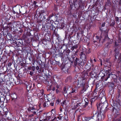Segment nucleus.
Returning <instances> with one entry per match:
<instances>
[{
	"label": "nucleus",
	"mask_w": 121,
	"mask_h": 121,
	"mask_svg": "<svg viewBox=\"0 0 121 121\" xmlns=\"http://www.w3.org/2000/svg\"><path fill=\"white\" fill-rule=\"evenodd\" d=\"M52 116L48 115V114H47L44 117L43 120V121H53L55 119V117L54 119H52Z\"/></svg>",
	"instance_id": "nucleus-1"
},
{
	"label": "nucleus",
	"mask_w": 121,
	"mask_h": 121,
	"mask_svg": "<svg viewBox=\"0 0 121 121\" xmlns=\"http://www.w3.org/2000/svg\"><path fill=\"white\" fill-rule=\"evenodd\" d=\"M96 113L94 115H95V117H96L95 119L96 118H97L98 120H101L103 119L104 118V115L103 113L101 114V112H99L98 113L97 115H96Z\"/></svg>",
	"instance_id": "nucleus-2"
},
{
	"label": "nucleus",
	"mask_w": 121,
	"mask_h": 121,
	"mask_svg": "<svg viewBox=\"0 0 121 121\" xmlns=\"http://www.w3.org/2000/svg\"><path fill=\"white\" fill-rule=\"evenodd\" d=\"M96 118V117H95V115L94 114H92V116H90L85 117L83 121H90L91 119L95 120Z\"/></svg>",
	"instance_id": "nucleus-3"
},
{
	"label": "nucleus",
	"mask_w": 121,
	"mask_h": 121,
	"mask_svg": "<svg viewBox=\"0 0 121 121\" xmlns=\"http://www.w3.org/2000/svg\"><path fill=\"white\" fill-rule=\"evenodd\" d=\"M44 91L43 90H39L37 92V96L38 98H43V95Z\"/></svg>",
	"instance_id": "nucleus-4"
},
{
	"label": "nucleus",
	"mask_w": 121,
	"mask_h": 121,
	"mask_svg": "<svg viewBox=\"0 0 121 121\" xmlns=\"http://www.w3.org/2000/svg\"><path fill=\"white\" fill-rule=\"evenodd\" d=\"M80 58L82 59V60L83 63H85L86 60V55L84 53V52H81L80 54Z\"/></svg>",
	"instance_id": "nucleus-5"
},
{
	"label": "nucleus",
	"mask_w": 121,
	"mask_h": 121,
	"mask_svg": "<svg viewBox=\"0 0 121 121\" xmlns=\"http://www.w3.org/2000/svg\"><path fill=\"white\" fill-rule=\"evenodd\" d=\"M46 26L48 29H50L51 30H53L54 26L51 23L50 21H48L46 23Z\"/></svg>",
	"instance_id": "nucleus-6"
},
{
	"label": "nucleus",
	"mask_w": 121,
	"mask_h": 121,
	"mask_svg": "<svg viewBox=\"0 0 121 121\" xmlns=\"http://www.w3.org/2000/svg\"><path fill=\"white\" fill-rule=\"evenodd\" d=\"M97 107L98 108H100V110H101L104 108H105L106 109L107 107H106L105 104H104V102L102 103V102H101V103L99 104L98 105H97Z\"/></svg>",
	"instance_id": "nucleus-7"
},
{
	"label": "nucleus",
	"mask_w": 121,
	"mask_h": 121,
	"mask_svg": "<svg viewBox=\"0 0 121 121\" xmlns=\"http://www.w3.org/2000/svg\"><path fill=\"white\" fill-rule=\"evenodd\" d=\"M28 110L29 112H32L34 114H36L37 110L34 107H29L28 109Z\"/></svg>",
	"instance_id": "nucleus-8"
},
{
	"label": "nucleus",
	"mask_w": 121,
	"mask_h": 121,
	"mask_svg": "<svg viewBox=\"0 0 121 121\" xmlns=\"http://www.w3.org/2000/svg\"><path fill=\"white\" fill-rule=\"evenodd\" d=\"M77 86L79 87L80 86H83L85 85V84L86 83L85 80L84 79L82 78V79L80 81V84L79 85V82H77Z\"/></svg>",
	"instance_id": "nucleus-9"
},
{
	"label": "nucleus",
	"mask_w": 121,
	"mask_h": 121,
	"mask_svg": "<svg viewBox=\"0 0 121 121\" xmlns=\"http://www.w3.org/2000/svg\"><path fill=\"white\" fill-rule=\"evenodd\" d=\"M48 13L47 12L44 10H42L39 12V17L43 16H48Z\"/></svg>",
	"instance_id": "nucleus-10"
},
{
	"label": "nucleus",
	"mask_w": 121,
	"mask_h": 121,
	"mask_svg": "<svg viewBox=\"0 0 121 121\" xmlns=\"http://www.w3.org/2000/svg\"><path fill=\"white\" fill-rule=\"evenodd\" d=\"M47 16H45L39 17L40 19L38 21L39 22H44L45 21H48L47 19H46V18L47 17Z\"/></svg>",
	"instance_id": "nucleus-11"
},
{
	"label": "nucleus",
	"mask_w": 121,
	"mask_h": 121,
	"mask_svg": "<svg viewBox=\"0 0 121 121\" xmlns=\"http://www.w3.org/2000/svg\"><path fill=\"white\" fill-rule=\"evenodd\" d=\"M99 98L101 99V102H102V99L103 98L106 101V99L104 97V96L103 93H100L99 95Z\"/></svg>",
	"instance_id": "nucleus-12"
},
{
	"label": "nucleus",
	"mask_w": 121,
	"mask_h": 121,
	"mask_svg": "<svg viewBox=\"0 0 121 121\" xmlns=\"http://www.w3.org/2000/svg\"><path fill=\"white\" fill-rule=\"evenodd\" d=\"M48 85L49 86H50L49 88V90H52V84L53 83V82L51 80H50L48 81Z\"/></svg>",
	"instance_id": "nucleus-13"
},
{
	"label": "nucleus",
	"mask_w": 121,
	"mask_h": 121,
	"mask_svg": "<svg viewBox=\"0 0 121 121\" xmlns=\"http://www.w3.org/2000/svg\"><path fill=\"white\" fill-rule=\"evenodd\" d=\"M50 102L48 101L47 102H45L43 104V106L44 107H47L49 106Z\"/></svg>",
	"instance_id": "nucleus-14"
},
{
	"label": "nucleus",
	"mask_w": 121,
	"mask_h": 121,
	"mask_svg": "<svg viewBox=\"0 0 121 121\" xmlns=\"http://www.w3.org/2000/svg\"><path fill=\"white\" fill-rule=\"evenodd\" d=\"M33 5H34L35 8H36L39 7V6H40V2L38 3V2H36L35 1H34L33 2Z\"/></svg>",
	"instance_id": "nucleus-15"
},
{
	"label": "nucleus",
	"mask_w": 121,
	"mask_h": 121,
	"mask_svg": "<svg viewBox=\"0 0 121 121\" xmlns=\"http://www.w3.org/2000/svg\"><path fill=\"white\" fill-rule=\"evenodd\" d=\"M71 89L72 91H70L69 93L72 94L74 92L76 93L77 92V90L76 87H74L73 88H72Z\"/></svg>",
	"instance_id": "nucleus-16"
},
{
	"label": "nucleus",
	"mask_w": 121,
	"mask_h": 121,
	"mask_svg": "<svg viewBox=\"0 0 121 121\" xmlns=\"http://www.w3.org/2000/svg\"><path fill=\"white\" fill-rule=\"evenodd\" d=\"M6 117L8 119L10 120H12L13 119V116L12 114L10 113V114L8 115V116H6Z\"/></svg>",
	"instance_id": "nucleus-17"
},
{
	"label": "nucleus",
	"mask_w": 121,
	"mask_h": 121,
	"mask_svg": "<svg viewBox=\"0 0 121 121\" xmlns=\"http://www.w3.org/2000/svg\"><path fill=\"white\" fill-rule=\"evenodd\" d=\"M63 112H62V113L59 112L58 115L59 116V117H58L57 118L59 120H61L63 116Z\"/></svg>",
	"instance_id": "nucleus-18"
},
{
	"label": "nucleus",
	"mask_w": 121,
	"mask_h": 121,
	"mask_svg": "<svg viewBox=\"0 0 121 121\" xmlns=\"http://www.w3.org/2000/svg\"><path fill=\"white\" fill-rule=\"evenodd\" d=\"M72 79V78L70 76H69L67 77L65 80L66 82H70L71 81V80Z\"/></svg>",
	"instance_id": "nucleus-19"
},
{
	"label": "nucleus",
	"mask_w": 121,
	"mask_h": 121,
	"mask_svg": "<svg viewBox=\"0 0 121 121\" xmlns=\"http://www.w3.org/2000/svg\"><path fill=\"white\" fill-rule=\"evenodd\" d=\"M28 69L29 70H32L33 71H34L35 70V67L34 66H29L28 68Z\"/></svg>",
	"instance_id": "nucleus-20"
},
{
	"label": "nucleus",
	"mask_w": 121,
	"mask_h": 121,
	"mask_svg": "<svg viewBox=\"0 0 121 121\" xmlns=\"http://www.w3.org/2000/svg\"><path fill=\"white\" fill-rule=\"evenodd\" d=\"M15 23L13 22L10 23L9 25V26L11 28H13L14 27H15L16 25H15Z\"/></svg>",
	"instance_id": "nucleus-21"
},
{
	"label": "nucleus",
	"mask_w": 121,
	"mask_h": 121,
	"mask_svg": "<svg viewBox=\"0 0 121 121\" xmlns=\"http://www.w3.org/2000/svg\"><path fill=\"white\" fill-rule=\"evenodd\" d=\"M47 97L48 98V101L49 100H50H50H53L54 99V98H52V95H48V96H47Z\"/></svg>",
	"instance_id": "nucleus-22"
},
{
	"label": "nucleus",
	"mask_w": 121,
	"mask_h": 121,
	"mask_svg": "<svg viewBox=\"0 0 121 121\" xmlns=\"http://www.w3.org/2000/svg\"><path fill=\"white\" fill-rule=\"evenodd\" d=\"M43 98H40V99H39V105H41V104H42L43 103Z\"/></svg>",
	"instance_id": "nucleus-23"
},
{
	"label": "nucleus",
	"mask_w": 121,
	"mask_h": 121,
	"mask_svg": "<svg viewBox=\"0 0 121 121\" xmlns=\"http://www.w3.org/2000/svg\"><path fill=\"white\" fill-rule=\"evenodd\" d=\"M78 48V46L77 45H75L72 47L71 49V50L72 51L74 49H76Z\"/></svg>",
	"instance_id": "nucleus-24"
},
{
	"label": "nucleus",
	"mask_w": 121,
	"mask_h": 121,
	"mask_svg": "<svg viewBox=\"0 0 121 121\" xmlns=\"http://www.w3.org/2000/svg\"><path fill=\"white\" fill-rule=\"evenodd\" d=\"M53 16H54V15L53 13H52L51 15H50L47 18L48 21H49L50 20V18L53 17Z\"/></svg>",
	"instance_id": "nucleus-25"
},
{
	"label": "nucleus",
	"mask_w": 121,
	"mask_h": 121,
	"mask_svg": "<svg viewBox=\"0 0 121 121\" xmlns=\"http://www.w3.org/2000/svg\"><path fill=\"white\" fill-rule=\"evenodd\" d=\"M12 97L14 99H16L17 98V97L15 94H13L11 95Z\"/></svg>",
	"instance_id": "nucleus-26"
},
{
	"label": "nucleus",
	"mask_w": 121,
	"mask_h": 121,
	"mask_svg": "<svg viewBox=\"0 0 121 121\" xmlns=\"http://www.w3.org/2000/svg\"><path fill=\"white\" fill-rule=\"evenodd\" d=\"M10 112L8 111H5L4 112V114L6 116H6L10 114Z\"/></svg>",
	"instance_id": "nucleus-27"
},
{
	"label": "nucleus",
	"mask_w": 121,
	"mask_h": 121,
	"mask_svg": "<svg viewBox=\"0 0 121 121\" xmlns=\"http://www.w3.org/2000/svg\"><path fill=\"white\" fill-rule=\"evenodd\" d=\"M48 101L49 102L50 104H49V106L51 105L52 106H53L54 105V103L53 102H52L51 100H49Z\"/></svg>",
	"instance_id": "nucleus-28"
},
{
	"label": "nucleus",
	"mask_w": 121,
	"mask_h": 121,
	"mask_svg": "<svg viewBox=\"0 0 121 121\" xmlns=\"http://www.w3.org/2000/svg\"><path fill=\"white\" fill-rule=\"evenodd\" d=\"M88 104H86V103H85V104L84 105H81L82 107V108H85L87 105Z\"/></svg>",
	"instance_id": "nucleus-29"
},
{
	"label": "nucleus",
	"mask_w": 121,
	"mask_h": 121,
	"mask_svg": "<svg viewBox=\"0 0 121 121\" xmlns=\"http://www.w3.org/2000/svg\"><path fill=\"white\" fill-rule=\"evenodd\" d=\"M106 33V35H105V38H106L107 37H108V31H104Z\"/></svg>",
	"instance_id": "nucleus-30"
},
{
	"label": "nucleus",
	"mask_w": 121,
	"mask_h": 121,
	"mask_svg": "<svg viewBox=\"0 0 121 121\" xmlns=\"http://www.w3.org/2000/svg\"><path fill=\"white\" fill-rule=\"evenodd\" d=\"M114 86V85L112 83H110V85H109V86L111 87H113Z\"/></svg>",
	"instance_id": "nucleus-31"
},
{
	"label": "nucleus",
	"mask_w": 121,
	"mask_h": 121,
	"mask_svg": "<svg viewBox=\"0 0 121 121\" xmlns=\"http://www.w3.org/2000/svg\"><path fill=\"white\" fill-rule=\"evenodd\" d=\"M84 101L85 103L88 104V100L87 99V98H85L84 99Z\"/></svg>",
	"instance_id": "nucleus-32"
},
{
	"label": "nucleus",
	"mask_w": 121,
	"mask_h": 121,
	"mask_svg": "<svg viewBox=\"0 0 121 121\" xmlns=\"http://www.w3.org/2000/svg\"><path fill=\"white\" fill-rule=\"evenodd\" d=\"M66 87H64L63 89V91L65 92V93H67V91H66Z\"/></svg>",
	"instance_id": "nucleus-33"
},
{
	"label": "nucleus",
	"mask_w": 121,
	"mask_h": 121,
	"mask_svg": "<svg viewBox=\"0 0 121 121\" xmlns=\"http://www.w3.org/2000/svg\"><path fill=\"white\" fill-rule=\"evenodd\" d=\"M105 22H103L101 24V26L102 27H104L105 26Z\"/></svg>",
	"instance_id": "nucleus-34"
},
{
	"label": "nucleus",
	"mask_w": 121,
	"mask_h": 121,
	"mask_svg": "<svg viewBox=\"0 0 121 121\" xmlns=\"http://www.w3.org/2000/svg\"><path fill=\"white\" fill-rule=\"evenodd\" d=\"M64 121H67L68 120V118L67 117H65L64 119Z\"/></svg>",
	"instance_id": "nucleus-35"
},
{
	"label": "nucleus",
	"mask_w": 121,
	"mask_h": 121,
	"mask_svg": "<svg viewBox=\"0 0 121 121\" xmlns=\"http://www.w3.org/2000/svg\"><path fill=\"white\" fill-rule=\"evenodd\" d=\"M65 103V101H64L63 102V103H61V105L63 107L64 106V105Z\"/></svg>",
	"instance_id": "nucleus-36"
},
{
	"label": "nucleus",
	"mask_w": 121,
	"mask_h": 121,
	"mask_svg": "<svg viewBox=\"0 0 121 121\" xmlns=\"http://www.w3.org/2000/svg\"><path fill=\"white\" fill-rule=\"evenodd\" d=\"M109 74H108V75H109ZM109 76H110V75H108V76L105 79V81H106L108 79V78H109Z\"/></svg>",
	"instance_id": "nucleus-37"
},
{
	"label": "nucleus",
	"mask_w": 121,
	"mask_h": 121,
	"mask_svg": "<svg viewBox=\"0 0 121 121\" xmlns=\"http://www.w3.org/2000/svg\"><path fill=\"white\" fill-rule=\"evenodd\" d=\"M62 108L61 107H60V112H59L62 113L63 112L62 111Z\"/></svg>",
	"instance_id": "nucleus-38"
},
{
	"label": "nucleus",
	"mask_w": 121,
	"mask_h": 121,
	"mask_svg": "<svg viewBox=\"0 0 121 121\" xmlns=\"http://www.w3.org/2000/svg\"><path fill=\"white\" fill-rule=\"evenodd\" d=\"M114 121H121V118L115 120Z\"/></svg>",
	"instance_id": "nucleus-39"
},
{
	"label": "nucleus",
	"mask_w": 121,
	"mask_h": 121,
	"mask_svg": "<svg viewBox=\"0 0 121 121\" xmlns=\"http://www.w3.org/2000/svg\"><path fill=\"white\" fill-rule=\"evenodd\" d=\"M17 84H18L20 83V80L19 79H17Z\"/></svg>",
	"instance_id": "nucleus-40"
},
{
	"label": "nucleus",
	"mask_w": 121,
	"mask_h": 121,
	"mask_svg": "<svg viewBox=\"0 0 121 121\" xmlns=\"http://www.w3.org/2000/svg\"><path fill=\"white\" fill-rule=\"evenodd\" d=\"M33 72L32 71H30V75L31 76H32L33 74Z\"/></svg>",
	"instance_id": "nucleus-41"
},
{
	"label": "nucleus",
	"mask_w": 121,
	"mask_h": 121,
	"mask_svg": "<svg viewBox=\"0 0 121 121\" xmlns=\"http://www.w3.org/2000/svg\"><path fill=\"white\" fill-rule=\"evenodd\" d=\"M116 21L117 22H118L119 21V19L118 18V17H117L116 18Z\"/></svg>",
	"instance_id": "nucleus-42"
},
{
	"label": "nucleus",
	"mask_w": 121,
	"mask_h": 121,
	"mask_svg": "<svg viewBox=\"0 0 121 121\" xmlns=\"http://www.w3.org/2000/svg\"><path fill=\"white\" fill-rule=\"evenodd\" d=\"M118 53H116V54H115V58H117L116 56H117V55H118Z\"/></svg>",
	"instance_id": "nucleus-43"
},
{
	"label": "nucleus",
	"mask_w": 121,
	"mask_h": 121,
	"mask_svg": "<svg viewBox=\"0 0 121 121\" xmlns=\"http://www.w3.org/2000/svg\"><path fill=\"white\" fill-rule=\"evenodd\" d=\"M33 116H34V114H31L29 115L28 116V117H32Z\"/></svg>",
	"instance_id": "nucleus-44"
},
{
	"label": "nucleus",
	"mask_w": 121,
	"mask_h": 121,
	"mask_svg": "<svg viewBox=\"0 0 121 121\" xmlns=\"http://www.w3.org/2000/svg\"><path fill=\"white\" fill-rule=\"evenodd\" d=\"M36 69L37 70H38L39 69V67L38 66H37L36 68Z\"/></svg>",
	"instance_id": "nucleus-45"
},
{
	"label": "nucleus",
	"mask_w": 121,
	"mask_h": 121,
	"mask_svg": "<svg viewBox=\"0 0 121 121\" xmlns=\"http://www.w3.org/2000/svg\"><path fill=\"white\" fill-rule=\"evenodd\" d=\"M59 90H58V89H56V93H58V92H59Z\"/></svg>",
	"instance_id": "nucleus-46"
},
{
	"label": "nucleus",
	"mask_w": 121,
	"mask_h": 121,
	"mask_svg": "<svg viewBox=\"0 0 121 121\" xmlns=\"http://www.w3.org/2000/svg\"><path fill=\"white\" fill-rule=\"evenodd\" d=\"M11 63H8V66L9 67V66H10L11 65Z\"/></svg>",
	"instance_id": "nucleus-47"
},
{
	"label": "nucleus",
	"mask_w": 121,
	"mask_h": 121,
	"mask_svg": "<svg viewBox=\"0 0 121 121\" xmlns=\"http://www.w3.org/2000/svg\"><path fill=\"white\" fill-rule=\"evenodd\" d=\"M117 48H115L114 50V52H115V53L116 52H117Z\"/></svg>",
	"instance_id": "nucleus-48"
},
{
	"label": "nucleus",
	"mask_w": 121,
	"mask_h": 121,
	"mask_svg": "<svg viewBox=\"0 0 121 121\" xmlns=\"http://www.w3.org/2000/svg\"><path fill=\"white\" fill-rule=\"evenodd\" d=\"M96 38L97 40H98L99 39V37L97 36H96Z\"/></svg>",
	"instance_id": "nucleus-49"
},
{
	"label": "nucleus",
	"mask_w": 121,
	"mask_h": 121,
	"mask_svg": "<svg viewBox=\"0 0 121 121\" xmlns=\"http://www.w3.org/2000/svg\"><path fill=\"white\" fill-rule=\"evenodd\" d=\"M36 1V2H38V3H39V2H40V4L41 3V1H40V0H37Z\"/></svg>",
	"instance_id": "nucleus-50"
},
{
	"label": "nucleus",
	"mask_w": 121,
	"mask_h": 121,
	"mask_svg": "<svg viewBox=\"0 0 121 121\" xmlns=\"http://www.w3.org/2000/svg\"><path fill=\"white\" fill-rule=\"evenodd\" d=\"M12 12L14 14H15L16 13V12L15 11L13 10Z\"/></svg>",
	"instance_id": "nucleus-51"
},
{
	"label": "nucleus",
	"mask_w": 121,
	"mask_h": 121,
	"mask_svg": "<svg viewBox=\"0 0 121 121\" xmlns=\"http://www.w3.org/2000/svg\"><path fill=\"white\" fill-rule=\"evenodd\" d=\"M90 62L91 63V64H92V62H93V60H92L91 59H90Z\"/></svg>",
	"instance_id": "nucleus-52"
},
{
	"label": "nucleus",
	"mask_w": 121,
	"mask_h": 121,
	"mask_svg": "<svg viewBox=\"0 0 121 121\" xmlns=\"http://www.w3.org/2000/svg\"><path fill=\"white\" fill-rule=\"evenodd\" d=\"M55 90V87H53L52 88V90L53 91H54Z\"/></svg>",
	"instance_id": "nucleus-53"
},
{
	"label": "nucleus",
	"mask_w": 121,
	"mask_h": 121,
	"mask_svg": "<svg viewBox=\"0 0 121 121\" xmlns=\"http://www.w3.org/2000/svg\"><path fill=\"white\" fill-rule=\"evenodd\" d=\"M64 25H65L63 23L62 24V25H61V26H62L63 27L64 26Z\"/></svg>",
	"instance_id": "nucleus-54"
},
{
	"label": "nucleus",
	"mask_w": 121,
	"mask_h": 121,
	"mask_svg": "<svg viewBox=\"0 0 121 121\" xmlns=\"http://www.w3.org/2000/svg\"><path fill=\"white\" fill-rule=\"evenodd\" d=\"M56 87L57 88H59V85H57L56 86Z\"/></svg>",
	"instance_id": "nucleus-55"
},
{
	"label": "nucleus",
	"mask_w": 121,
	"mask_h": 121,
	"mask_svg": "<svg viewBox=\"0 0 121 121\" xmlns=\"http://www.w3.org/2000/svg\"><path fill=\"white\" fill-rule=\"evenodd\" d=\"M115 46H117V44H116V41L115 42Z\"/></svg>",
	"instance_id": "nucleus-56"
},
{
	"label": "nucleus",
	"mask_w": 121,
	"mask_h": 121,
	"mask_svg": "<svg viewBox=\"0 0 121 121\" xmlns=\"http://www.w3.org/2000/svg\"><path fill=\"white\" fill-rule=\"evenodd\" d=\"M29 87L30 88V86H27V89L28 90V88H29Z\"/></svg>",
	"instance_id": "nucleus-57"
},
{
	"label": "nucleus",
	"mask_w": 121,
	"mask_h": 121,
	"mask_svg": "<svg viewBox=\"0 0 121 121\" xmlns=\"http://www.w3.org/2000/svg\"><path fill=\"white\" fill-rule=\"evenodd\" d=\"M94 61L95 62H96V60H95V59H94Z\"/></svg>",
	"instance_id": "nucleus-58"
},
{
	"label": "nucleus",
	"mask_w": 121,
	"mask_h": 121,
	"mask_svg": "<svg viewBox=\"0 0 121 121\" xmlns=\"http://www.w3.org/2000/svg\"><path fill=\"white\" fill-rule=\"evenodd\" d=\"M111 42H112L113 41V39H112L111 40Z\"/></svg>",
	"instance_id": "nucleus-59"
},
{
	"label": "nucleus",
	"mask_w": 121,
	"mask_h": 121,
	"mask_svg": "<svg viewBox=\"0 0 121 121\" xmlns=\"http://www.w3.org/2000/svg\"><path fill=\"white\" fill-rule=\"evenodd\" d=\"M64 113L65 115H66V114L65 113V112H64Z\"/></svg>",
	"instance_id": "nucleus-60"
},
{
	"label": "nucleus",
	"mask_w": 121,
	"mask_h": 121,
	"mask_svg": "<svg viewBox=\"0 0 121 121\" xmlns=\"http://www.w3.org/2000/svg\"><path fill=\"white\" fill-rule=\"evenodd\" d=\"M79 97V96H78L77 97V98H78Z\"/></svg>",
	"instance_id": "nucleus-61"
},
{
	"label": "nucleus",
	"mask_w": 121,
	"mask_h": 121,
	"mask_svg": "<svg viewBox=\"0 0 121 121\" xmlns=\"http://www.w3.org/2000/svg\"><path fill=\"white\" fill-rule=\"evenodd\" d=\"M54 110V109H52V110L51 111H53V110Z\"/></svg>",
	"instance_id": "nucleus-62"
},
{
	"label": "nucleus",
	"mask_w": 121,
	"mask_h": 121,
	"mask_svg": "<svg viewBox=\"0 0 121 121\" xmlns=\"http://www.w3.org/2000/svg\"><path fill=\"white\" fill-rule=\"evenodd\" d=\"M39 121H42L41 120H40Z\"/></svg>",
	"instance_id": "nucleus-63"
},
{
	"label": "nucleus",
	"mask_w": 121,
	"mask_h": 121,
	"mask_svg": "<svg viewBox=\"0 0 121 121\" xmlns=\"http://www.w3.org/2000/svg\"><path fill=\"white\" fill-rule=\"evenodd\" d=\"M1 73H0V75H1Z\"/></svg>",
	"instance_id": "nucleus-64"
}]
</instances>
